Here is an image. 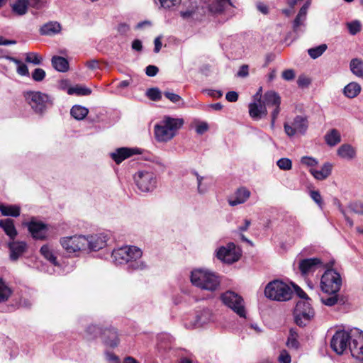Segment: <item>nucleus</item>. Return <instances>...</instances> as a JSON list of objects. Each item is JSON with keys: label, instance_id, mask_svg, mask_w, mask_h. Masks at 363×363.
Wrapping results in <instances>:
<instances>
[{"label": "nucleus", "instance_id": "1", "mask_svg": "<svg viewBox=\"0 0 363 363\" xmlns=\"http://www.w3.org/2000/svg\"><path fill=\"white\" fill-rule=\"evenodd\" d=\"M142 250L131 245H125L114 250L112 252L113 261L116 264H126L129 272L143 271L147 268V265L141 259Z\"/></svg>", "mask_w": 363, "mask_h": 363}, {"label": "nucleus", "instance_id": "2", "mask_svg": "<svg viewBox=\"0 0 363 363\" xmlns=\"http://www.w3.org/2000/svg\"><path fill=\"white\" fill-rule=\"evenodd\" d=\"M184 119L164 116L154 127L155 137L157 141L167 143L171 140L183 126Z\"/></svg>", "mask_w": 363, "mask_h": 363}, {"label": "nucleus", "instance_id": "3", "mask_svg": "<svg viewBox=\"0 0 363 363\" xmlns=\"http://www.w3.org/2000/svg\"><path fill=\"white\" fill-rule=\"evenodd\" d=\"M191 282L201 289L214 291L220 285L218 277L213 272L203 269H196L191 272Z\"/></svg>", "mask_w": 363, "mask_h": 363}, {"label": "nucleus", "instance_id": "4", "mask_svg": "<svg viewBox=\"0 0 363 363\" xmlns=\"http://www.w3.org/2000/svg\"><path fill=\"white\" fill-rule=\"evenodd\" d=\"M294 292L285 282L275 279L269 282L264 289L265 296L272 301H286L291 298Z\"/></svg>", "mask_w": 363, "mask_h": 363}, {"label": "nucleus", "instance_id": "5", "mask_svg": "<svg viewBox=\"0 0 363 363\" xmlns=\"http://www.w3.org/2000/svg\"><path fill=\"white\" fill-rule=\"evenodd\" d=\"M25 98L33 111L40 115H43L53 104V99L40 91H27Z\"/></svg>", "mask_w": 363, "mask_h": 363}, {"label": "nucleus", "instance_id": "6", "mask_svg": "<svg viewBox=\"0 0 363 363\" xmlns=\"http://www.w3.org/2000/svg\"><path fill=\"white\" fill-rule=\"evenodd\" d=\"M342 286V277L334 269H328L321 277L320 288L325 294L338 293Z\"/></svg>", "mask_w": 363, "mask_h": 363}, {"label": "nucleus", "instance_id": "7", "mask_svg": "<svg viewBox=\"0 0 363 363\" xmlns=\"http://www.w3.org/2000/svg\"><path fill=\"white\" fill-rule=\"evenodd\" d=\"M134 179L138 188L143 192L152 191L157 186L156 174L150 169H143L137 172Z\"/></svg>", "mask_w": 363, "mask_h": 363}, {"label": "nucleus", "instance_id": "8", "mask_svg": "<svg viewBox=\"0 0 363 363\" xmlns=\"http://www.w3.org/2000/svg\"><path fill=\"white\" fill-rule=\"evenodd\" d=\"M223 303L231 308L240 317L245 318L246 312L243 298L232 291H228L221 295Z\"/></svg>", "mask_w": 363, "mask_h": 363}, {"label": "nucleus", "instance_id": "9", "mask_svg": "<svg viewBox=\"0 0 363 363\" xmlns=\"http://www.w3.org/2000/svg\"><path fill=\"white\" fill-rule=\"evenodd\" d=\"M313 316L314 311L308 301L300 300L297 302L294 309V318L298 325L305 326Z\"/></svg>", "mask_w": 363, "mask_h": 363}, {"label": "nucleus", "instance_id": "10", "mask_svg": "<svg viewBox=\"0 0 363 363\" xmlns=\"http://www.w3.org/2000/svg\"><path fill=\"white\" fill-rule=\"evenodd\" d=\"M350 341L351 330L350 331L337 330L330 340V347L336 354H342L345 352L349 350Z\"/></svg>", "mask_w": 363, "mask_h": 363}, {"label": "nucleus", "instance_id": "11", "mask_svg": "<svg viewBox=\"0 0 363 363\" xmlns=\"http://www.w3.org/2000/svg\"><path fill=\"white\" fill-rule=\"evenodd\" d=\"M87 238L84 235H74L61 238L60 244L68 253H74L85 250L87 246Z\"/></svg>", "mask_w": 363, "mask_h": 363}, {"label": "nucleus", "instance_id": "12", "mask_svg": "<svg viewBox=\"0 0 363 363\" xmlns=\"http://www.w3.org/2000/svg\"><path fill=\"white\" fill-rule=\"evenodd\" d=\"M351 355L358 359L363 360V331L358 328L351 329V341L349 344Z\"/></svg>", "mask_w": 363, "mask_h": 363}, {"label": "nucleus", "instance_id": "13", "mask_svg": "<svg viewBox=\"0 0 363 363\" xmlns=\"http://www.w3.org/2000/svg\"><path fill=\"white\" fill-rule=\"evenodd\" d=\"M308 127V119L302 116H296L291 122H286L284 125V131L289 137H293L298 133L305 134Z\"/></svg>", "mask_w": 363, "mask_h": 363}, {"label": "nucleus", "instance_id": "14", "mask_svg": "<svg viewBox=\"0 0 363 363\" xmlns=\"http://www.w3.org/2000/svg\"><path fill=\"white\" fill-rule=\"evenodd\" d=\"M212 319V312L208 308L197 311L195 315L186 321L184 325L188 329H196L203 326Z\"/></svg>", "mask_w": 363, "mask_h": 363}, {"label": "nucleus", "instance_id": "15", "mask_svg": "<svg viewBox=\"0 0 363 363\" xmlns=\"http://www.w3.org/2000/svg\"><path fill=\"white\" fill-rule=\"evenodd\" d=\"M216 257L223 262L231 264L239 259L240 253L237 251L235 245L229 242L226 246H221L217 250Z\"/></svg>", "mask_w": 363, "mask_h": 363}, {"label": "nucleus", "instance_id": "16", "mask_svg": "<svg viewBox=\"0 0 363 363\" xmlns=\"http://www.w3.org/2000/svg\"><path fill=\"white\" fill-rule=\"evenodd\" d=\"M25 225L28 227L29 233L34 239L41 240L46 239L48 230V227L46 224L36 220L35 218H32Z\"/></svg>", "mask_w": 363, "mask_h": 363}, {"label": "nucleus", "instance_id": "17", "mask_svg": "<svg viewBox=\"0 0 363 363\" xmlns=\"http://www.w3.org/2000/svg\"><path fill=\"white\" fill-rule=\"evenodd\" d=\"M323 266V262L319 258H308L300 260L298 268L303 275L315 272Z\"/></svg>", "mask_w": 363, "mask_h": 363}, {"label": "nucleus", "instance_id": "18", "mask_svg": "<svg viewBox=\"0 0 363 363\" xmlns=\"http://www.w3.org/2000/svg\"><path fill=\"white\" fill-rule=\"evenodd\" d=\"M86 238L88 241L86 248L93 251L104 248L108 241V235L104 233L96 234Z\"/></svg>", "mask_w": 363, "mask_h": 363}, {"label": "nucleus", "instance_id": "19", "mask_svg": "<svg viewBox=\"0 0 363 363\" xmlns=\"http://www.w3.org/2000/svg\"><path fill=\"white\" fill-rule=\"evenodd\" d=\"M140 153L141 152L138 148L120 147L111 152V157L116 163L120 164L130 156Z\"/></svg>", "mask_w": 363, "mask_h": 363}, {"label": "nucleus", "instance_id": "20", "mask_svg": "<svg viewBox=\"0 0 363 363\" xmlns=\"http://www.w3.org/2000/svg\"><path fill=\"white\" fill-rule=\"evenodd\" d=\"M249 114L254 120H259L262 116L267 115V110L264 104L259 101H254L249 104Z\"/></svg>", "mask_w": 363, "mask_h": 363}, {"label": "nucleus", "instance_id": "21", "mask_svg": "<svg viewBox=\"0 0 363 363\" xmlns=\"http://www.w3.org/2000/svg\"><path fill=\"white\" fill-rule=\"evenodd\" d=\"M250 196V191L245 187L238 189L233 197L228 199L229 205L235 206L245 203Z\"/></svg>", "mask_w": 363, "mask_h": 363}, {"label": "nucleus", "instance_id": "22", "mask_svg": "<svg viewBox=\"0 0 363 363\" xmlns=\"http://www.w3.org/2000/svg\"><path fill=\"white\" fill-rule=\"evenodd\" d=\"M10 250V258L11 260L18 259L26 251V243L25 242H11L9 244Z\"/></svg>", "mask_w": 363, "mask_h": 363}, {"label": "nucleus", "instance_id": "23", "mask_svg": "<svg viewBox=\"0 0 363 363\" xmlns=\"http://www.w3.org/2000/svg\"><path fill=\"white\" fill-rule=\"evenodd\" d=\"M333 165L330 162H325L320 169H311V174L318 180H324L328 178L332 172Z\"/></svg>", "mask_w": 363, "mask_h": 363}, {"label": "nucleus", "instance_id": "24", "mask_svg": "<svg viewBox=\"0 0 363 363\" xmlns=\"http://www.w3.org/2000/svg\"><path fill=\"white\" fill-rule=\"evenodd\" d=\"M263 104L266 108L281 105V97L277 92L268 91L263 96Z\"/></svg>", "mask_w": 363, "mask_h": 363}, {"label": "nucleus", "instance_id": "25", "mask_svg": "<svg viewBox=\"0 0 363 363\" xmlns=\"http://www.w3.org/2000/svg\"><path fill=\"white\" fill-rule=\"evenodd\" d=\"M228 6L234 7L230 0H211L209 4V11L214 13H220L225 11Z\"/></svg>", "mask_w": 363, "mask_h": 363}, {"label": "nucleus", "instance_id": "26", "mask_svg": "<svg viewBox=\"0 0 363 363\" xmlns=\"http://www.w3.org/2000/svg\"><path fill=\"white\" fill-rule=\"evenodd\" d=\"M0 228L3 229L11 239H13L17 235V231L12 219L6 218L0 220Z\"/></svg>", "mask_w": 363, "mask_h": 363}, {"label": "nucleus", "instance_id": "27", "mask_svg": "<svg viewBox=\"0 0 363 363\" xmlns=\"http://www.w3.org/2000/svg\"><path fill=\"white\" fill-rule=\"evenodd\" d=\"M61 30V26L56 21H50L44 24L40 29L42 35H52L58 33Z\"/></svg>", "mask_w": 363, "mask_h": 363}, {"label": "nucleus", "instance_id": "28", "mask_svg": "<svg viewBox=\"0 0 363 363\" xmlns=\"http://www.w3.org/2000/svg\"><path fill=\"white\" fill-rule=\"evenodd\" d=\"M361 90L362 87L360 84L357 82H352L344 87L343 94L346 97L353 99L359 95Z\"/></svg>", "mask_w": 363, "mask_h": 363}, {"label": "nucleus", "instance_id": "29", "mask_svg": "<svg viewBox=\"0 0 363 363\" xmlns=\"http://www.w3.org/2000/svg\"><path fill=\"white\" fill-rule=\"evenodd\" d=\"M351 72L359 78H363V60L361 58H353L350 62Z\"/></svg>", "mask_w": 363, "mask_h": 363}, {"label": "nucleus", "instance_id": "30", "mask_svg": "<svg viewBox=\"0 0 363 363\" xmlns=\"http://www.w3.org/2000/svg\"><path fill=\"white\" fill-rule=\"evenodd\" d=\"M51 62L52 67L58 72H65L69 69V62L63 57L53 56Z\"/></svg>", "mask_w": 363, "mask_h": 363}, {"label": "nucleus", "instance_id": "31", "mask_svg": "<svg viewBox=\"0 0 363 363\" xmlns=\"http://www.w3.org/2000/svg\"><path fill=\"white\" fill-rule=\"evenodd\" d=\"M355 150L349 144L342 145L337 150V155L345 160H350L355 157Z\"/></svg>", "mask_w": 363, "mask_h": 363}, {"label": "nucleus", "instance_id": "32", "mask_svg": "<svg viewBox=\"0 0 363 363\" xmlns=\"http://www.w3.org/2000/svg\"><path fill=\"white\" fill-rule=\"evenodd\" d=\"M0 212L4 216L18 217L21 213V208L18 205H0Z\"/></svg>", "mask_w": 363, "mask_h": 363}, {"label": "nucleus", "instance_id": "33", "mask_svg": "<svg viewBox=\"0 0 363 363\" xmlns=\"http://www.w3.org/2000/svg\"><path fill=\"white\" fill-rule=\"evenodd\" d=\"M104 342L111 347H116L118 344V338L116 329L111 328L104 332Z\"/></svg>", "mask_w": 363, "mask_h": 363}, {"label": "nucleus", "instance_id": "34", "mask_svg": "<svg viewBox=\"0 0 363 363\" xmlns=\"http://www.w3.org/2000/svg\"><path fill=\"white\" fill-rule=\"evenodd\" d=\"M325 140L329 146H335L341 141V136L339 131L332 129L325 135Z\"/></svg>", "mask_w": 363, "mask_h": 363}, {"label": "nucleus", "instance_id": "35", "mask_svg": "<svg viewBox=\"0 0 363 363\" xmlns=\"http://www.w3.org/2000/svg\"><path fill=\"white\" fill-rule=\"evenodd\" d=\"M88 113V108L80 105H74L70 110L71 116L78 121L84 119Z\"/></svg>", "mask_w": 363, "mask_h": 363}, {"label": "nucleus", "instance_id": "36", "mask_svg": "<svg viewBox=\"0 0 363 363\" xmlns=\"http://www.w3.org/2000/svg\"><path fill=\"white\" fill-rule=\"evenodd\" d=\"M26 0H17L11 6L12 11L18 16L25 15L28 11Z\"/></svg>", "mask_w": 363, "mask_h": 363}, {"label": "nucleus", "instance_id": "37", "mask_svg": "<svg viewBox=\"0 0 363 363\" xmlns=\"http://www.w3.org/2000/svg\"><path fill=\"white\" fill-rule=\"evenodd\" d=\"M67 94L69 95L89 96L91 94V89L86 86L77 85L69 87L67 89Z\"/></svg>", "mask_w": 363, "mask_h": 363}, {"label": "nucleus", "instance_id": "38", "mask_svg": "<svg viewBox=\"0 0 363 363\" xmlns=\"http://www.w3.org/2000/svg\"><path fill=\"white\" fill-rule=\"evenodd\" d=\"M40 253L42 255L48 260L52 265L58 266L56 257L53 255L52 250L48 245H44L40 248Z\"/></svg>", "mask_w": 363, "mask_h": 363}, {"label": "nucleus", "instance_id": "39", "mask_svg": "<svg viewBox=\"0 0 363 363\" xmlns=\"http://www.w3.org/2000/svg\"><path fill=\"white\" fill-rule=\"evenodd\" d=\"M12 294L11 289L0 278V303L6 301Z\"/></svg>", "mask_w": 363, "mask_h": 363}, {"label": "nucleus", "instance_id": "40", "mask_svg": "<svg viewBox=\"0 0 363 363\" xmlns=\"http://www.w3.org/2000/svg\"><path fill=\"white\" fill-rule=\"evenodd\" d=\"M5 58L18 65L16 72L21 76H28L29 72L26 65L21 62V60L11 56H6Z\"/></svg>", "mask_w": 363, "mask_h": 363}, {"label": "nucleus", "instance_id": "41", "mask_svg": "<svg viewBox=\"0 0 363 363\" xmlns=\"http://www.w3.org/2000/svg\"><path fill=\"white\" fill-rule=\"evenodd\" d=\"M326 294V296H322L320 297L321 303L328 306H335L339 300V296L337 293Z\"/></svg>", "mask_w": 363, "mask_h": 363}, {"label": "nucleus", "instance_id": "42", "mask_svg": "<svg viewBox=\"0 0 363 363\" xmlns=\"http://www.w3.org/2000/svg\"><path fill=\"white\" fill-rule=\"evenodd\" d=\"M307 14L304 13L303 11H298L293 22V30L294 32H298L301 26H304L306 20Z\"/></svg>", "mask_w": 363, "mask_h": 363}, {"label": "nucleus", "instance_id": "43", "mask_svg": "<svg viewBox=\"0 0 363 363\" xmlns=\"http://www.w3.org/2000/svg\"><path fill=\"white\" fill-rule=\"evenodd\" d=\"M326 50L327 45L325 44H321L317 47L308 49V53L311 58L316 59L321 56Z\"/></svg>", "mask_w": 363, "mask_h": 363}, {"label": "nucleus", "instance_id": "44", "mask_svg": "<svg viewBox=\"0 0 363 363\" xmlns=\"http://www.w3.org/2000/svg\"><path fill=\"white\" fill-rule=\"evenodd\" d=\"M296 337H297L296 333L293 329H291L290 333H289V335L288 337V340L286 342V345L289 348H292V349H295V350L298 349V347L299 346V342H298Z\"/></svg>", "mask_w": 363, "mask_h": 363}, {"label": "nucleus", "instance_id": "45", "mask_svg": "<svg viewBox=\"0 0 363 363\" xmlns=\"http://www.w3.org/2000/svg\"><path fill=\"white\" fill-rule=\"evenodd\" d=\"M192 174L196 177L198 192L201 194L206 193L208 187L206 184H203V177L200 176L196 171H193Z\"/></svg>", "mask_w": 363, "mask_h": 363}, {"label": "nucleus", "instance_id": "46", "mask_svg": "<svg viewBox=\"0 0 363 363\" xmlns=\"http://www.w3.org/2000/svg\"><path fill=\"white\" fill-rule=\"evenodd\" d=\"M42 57H40L36 52H28L26 54V62L33 64L35 65H40L42 62Z\"/></svg>", "mask_w": 363, "mask_h": 363}, {"label": "nucleus", "instance_id": "47", "mask_svg": "<svg viewBox=\"0 0 363 363\" xmlns=\"http://www.w3.org/2000/svg\"><path fill=\"white\" fill-rule=\"evenodd\" d=\"M146 96L152 101H159L162 98V93L158 88H150L147 90Z\"/></svg>", "mask_w": 363, "mask_h": 363}, {"label": "nucleus", "instance_id": "48", "mask_svg": "<svg viewBox=\"0 0 363 363\" xmlns=\"http://www.w3.org/2000/svg\"><path fill=\"white\" fill-rule=\"evenodd\" d=\"M277 165L280 169L290 170L292 167V162L289 158H281L277 162Z\"/></svg>", "mask_w": 363, "mask_h": 363}, {"label": "nucleus", "instance_id": "49", "mask_svg": "<svg viewBox=\"0 0 363 363\" xmlns=\"http://www.w3.org/2000/svg\"><path fill=\"white\" fill-rule=\"evenodd\" d=\"M349 32L351 35H356L361 30V23L359 21H353L347 24Z\"/></svg>", "mask_w": 363, "mask_h": 363}, {"label": "nucleus", "instance_id": "50", "mask_svg": "<svg viewBox=\"0 0 363 363\" xmlns=\"http://www.w3.org/2000/svg\"><path fill=\"white\" fill-rule=\"evenodd\" d=\"M349 208L354 213L363 215V203L362 202L355 201L350 203L349 205Z\"/></svg>", "mask_w": 363, "mask_h": 363}, {"label": "nucleus", "instance_id": "51", "mask_svg": "<svg viewBox=\"0 0 363 363\" xmlns=\"http://www.w3.org/2000/svg\"><path fill=\"white\" fill-rule=\"evenodd\" d=\"M45 72L41 68H36L32 73V78L35 82H41L45 77Z\"/></svg>", "mask_w": 363, "mask_h": 363}, {"label": "nucleus", "instance_id": "52", "mask_svg": "<svg viewBox=\"0 0 363 363\" xmlns=\"http://www.w3.org/2000/svg\"><path fill=\"white\" fill-rule=\"evenodd\" d=\"M156 2L158 1L160 6L164 9H170L181 2V0H155Z\"/></svg>", "mask_w": 363, "mask_h": 363}, {"label": "nucleus", "instance_id": "53", "mask_svg": "<svg viewBox=\"0 0 363 363\" xmlns=\"http://www.w3.org/2000/svg\"><path fill=\"white\" fill-rule=\"evenodd\" d=\"M311 198L314 201V202L320 208H323V202L322 199V196L319 191H311L310 192Z\"/></svg>", "mask_w": 363, "mask_h": 363}, {"label": "nucleus", "instance_id": "54", "mask_svg": "<svg viewBox=\"0 0 363 363\" xmlns=\"http://www.w3.org/2000/svg\"><path fill=\"white\" fill-rule=\"evenodd\" d=\"M164 95L172 103L179 104V102L182 101L181 96L177 94L170 91H165Z\"/></svg>", "mask_w": 363, "mask_h": 363}, {"label": "nucleus", "instance_id": "55", "mask_svg": "<svg viewBox=\"0 0 363 363\" xmlns=\"http://www.w3.org/2000/svg\"><path fill=\"white\" fill-rule=\"evenodd\" d=\"M28 6L36 9H40L45 6V2L43 0H26Z\"/></svg>", "mask_w": 363, "mask_h": 363}, {"label": "nucleus", "instance_id": "56", "mask_svg": "<svg viewBox=\"0 0 363 363\" xmlns=\"http://www.w3.org/2000/svg\"><path fill=\"white\" fill-rule=\"evenodd\" d=\"M301 162L308 167H313L318 164V161L315 158L307 156L301 157Z\"/></svg>", "mask_w": 363, "mask_h": 363}, {"label": "nucleus", "instance_id": "57", "mask_svg": "<svg viewBox=\"0 0 363 363\" xmlns=\"http://www.w3.org/2000/svg\"><path fill=\"white\" fill-rule=\"evenodd\" d=\"M291 356L289 352L286 350H281L279 357V363H291Z\"/></svg>", "mask_w": 363, "mask_h": 363}, {"label": "nucleus", "instance_id": "58", "mask_svg": "<svg viewBox=\"0 0 363 363\" xmlns=\"http://www.w3.org/2000/svg\"><path fill=\"white\" fill-rule=\"evenodd\" d=\"M105 357L108 363H120V359L118 356L111 352H106L105 353Z\"/></svg>", "mask_w": 363, "mask_h": 363}, {"label": "nucleus", "instance_id": "59", "mask_svg": "<svg viewBox=\"0 0 363 363\" xmlns=\"http://www.w3.org/2000/svg\"><path fill=\"white\" fill-rule=\"evenodd\" d=\"M236 75L237 77L242 78L247 77L249 75V66L247 65H242Z\"/></svg>", "mask_w": 363, "mask_h": 363}, {"label": "nucleus", "instance_id": "60", "mask_svg": "<svg viewBox=\"0 0 363 363\" xmlns=\"http://www.w3.org/2000/svg\"><path fill=\"white\" fill-rule=\"evenodd\" d=\"M159 72V69L155 65H148L145 68V74L148 77H155Z\"/></svg>", "mask_w": 363, "mask_h": 363}, {"label": "nucleus", "instance_id": "61", "mask_svg": "<svg viewBox=\"0 0 363 363\" xmlns=\"http://www.w3.org/2000/svg\"><path fill=\"white\" fill-rule=\"evenodd\" d=\"M280 112V105H277L274 106V110L272 112V120H271V127L273 128L274 127L276 119L277 118Z\"/></svg>", "mask_w": 363, "mask_h": 363}, {"label": "nucleus", "instance_id": "62", "mask_svg": "<svg viewBox=\"0 0 363 363\" xmlns=\"http://www.w3.org/2000/svg\"><path fill=\"white\" fill-rule=\"evenodd\" d=\"M282 77L286 81H291L294 79L295 73L291 69H286L282 72Z\"/></svg>", "mask_w": 363, "mask_h": 363}, {"label": "nucleus", "instance_id": "63", "mask_svg": "<svg viewBox=\"0 0 363 363\" xmlns=\"http://www.w3.org/2000/svg\"><path fill=\"white\" fill-rule=\"evenodd\" d=\"M225 99L229 102H235L238 99V94L236 91H228L225 95Z\"/></svg>", "mask_w": 363, "mask_h": 363}, {"label": "nucleus", "instance_id": "64", "mask_svg": "<svg viewBox=\"0 0 363 363\" xmlns=\"http://www.w3.org/2000/svg\"><path fill=\"white\" fill-rule=\"evenodd\" d=\"M130 30V27L128 24L126 23H120L118 26V28H117V30L119 33H121V35H125Z\"/></svg>", "mask_w": 363, "mask_h": 363}]
</instances>
